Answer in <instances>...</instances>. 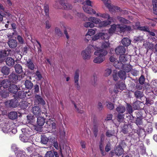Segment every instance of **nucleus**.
<instances>
[{
	"instance_id": "nucleus-1",
	"label": "nucleus",
	"mask_w": 157,
	"mask_h": 157,
	"mask_svg": "<svg viewBox=\"0 0 157 157\" xmlns=\"http://www.w3.org/2000/svg\"><path fill=\"white\" fill-rule=\"evenodd\" d=\"M89 21L86 22L83 24L84 27L86 28H93L95 26L94 24L98 25L99 27H103L107 26L111 23V21L105 20L101 21L98 18L93 17H90L87 18Z\"/></svg>"
},
{
	"instance_id": "nucleus-2",
	"label": "nucleus",
	"mask_w": 157,
	"mask_h": 157,
	"mask_svg": "<svg viewBox=\"0 0 157 157\" xmlns=\"http://www.w3.org/2000/svg\"><path fill=\"white\" fill-rule=\"evenodd\" d=\"M107 54V52L104 49L98 48L94 52V55L97 56L95 57L93 62L96 63H101L105 60V56Z\"/></svg>"
},
{
	"instance_id": "nucleus-3",
	"label": "nucleus",
	"mask_w": 157,
	"mask_h": 157,
	"mask_svg": "<svg viewBox=\"0 0 157 157\" xmlns=\"http://www.w3.org/2000/svg\"><path fill=\"white\" fill-rule=\"evenodd\" d=\"M2 131L4 133H9L11 132L15 133L16 132L15 129L13 128L14 125L12 122H6L2 123L0 124Z\"/></svg>"
},
{
	"instance_id": "nucleus-4",
	"label": "nucleus",
	"mask_w": 157,
	"mask_h": 157,
	"mask_svg": "<svg viewBox=\"0 0 157 157\" xmlns=\"http://www.w3.org/2000/svg\"><path fill=\"white\" fill-rule=\"evenodd\" d=\"M129 56H128L125 54L120 56L119 61L117 60L114 62V67L119 69L122 68L124 65L125 64V63L128 60V57Z\"/></svg>"
},
{
	"instance_id": "nucleus-5",
	"label": "nucleus",
	"mask_w": 157,
	"mask_h": 157,
	"mask_svg": "<svg viewBox=\"0 0 157 157\" xmlns=\"http://www.w3.org/2000/svg\"><path fill=\"white\" fill-rule=\"evenodd\" d=\"M127 28H128L129 29H131L130 27L129 26L127 27L126 25L119 24L117 25L113 24L109 29V32L110 34H112L116 31H123L124 29Z\"/></svg>"
},
{
	"instance_id": "nucleus-6",
	"label": "nucleus",
	"mask_w": 157,
	"mask_h": 157,
	"mask_svg": "<svg viewBox=\"0 0 157 157\" xmlns=\"http://www.w3.org/2000/svg\"><path fill=\"white\" fill-rule=\"evenodd\" d=\"M92 45H90L82 51L81 55L84 60H88L91 59L92 52Z\"/></svg>"
},
{
	"instance_id": "nucleus-7",
	"label": "nucleus",
	"mask_w": 157,
	"mask_h": 157,
	"mask_svg": "<svg viewBox=\"0 0 157 157\" xmlns=\"http://www.w3.org/2000/svg\"><path fill=\"white\" fill-rule=\"evenodd\" d=\"M85 4L83 6L82 8L83 10L86 13L90 14H96V11L94 9L90 7H88V6H89L92 7V2L90 0H86L84 2Z\"/></svg>"
},
{
	"instance_id": "nucleus-8",
	"label": "nucleus",
	"mask_w": 157,
	"mask_h": 157,
	"mask_svg": "<svg viewBox=\"0 0 157 157\" xmlns=\"http://www.w3.org/2000/svg\"><path fill=\"white\" fill-rule=\"evenodd\" d=\"M80 71L79 70H76L75 72L74 77V85L76 88L78 90L80 89V87L79 83V76Z\"/></svg>"
},
{
	"instance_id": "nucleus-9",
	"label": "nucleus",
	"mask_w": 157,
	"mask_h": 157,
	"mask_svg": "<svg viewBox=\"0 0 157 157\" xmlns=\"http://www.w3.org/2000/svg\"><path fill=\"white\" fill-rule=\"evenodd\" d=\"M11 147L14 151L17 157H26L25 152L24 151L18 150V148L16 147L15 144H13Z\"/></svg>"
},
{
	"instance_id": "nucleus-10",
	"label": "nucleus",
	"mask_w": 157,
	"mask_h": 157,
	"mask_svg": "<svg viewBox=\"0 0 157 157\" xmlns=\"http://www.w3.org/2000/svg\"><path fill=\"white\" fill-rule=\"evenodd\" d=\"M126 50L124 47L122 46H119L116 48L115 52L116 54L121 56L124 55Z\"/></svg>"
},
{
	"instance_id": "nucleus-11",
	"label": "nucleus",
	"mask_w": 157,
	"mask_h": 157,
	"mask_svg": "<svg viewBox=\"0 0 157 157\" xmlns=\"http://www.w3.org/2000/svg\"><path fill=\"white\" fill-rule=\"evenodd\" d=\"M25 130L23 128L21 129L22 132H24V133L21 134L20 136V138L21 140L23 142H27L29 140V135L27 133H25Z\"/></svg>"
},
{
	"instance_id": "nucleus-12",
	"label": "nucleus",
	"mask_w": 157,
	"mask_h": 157,
	"mask_svg": "<svg viewBox=\"0 0 157 157\" xmlns=\"http://www.w3.org/2000/svg\"><path fill=\"white\" fill-rule=\"evenodd\" d=\"M46 127L50 129H55L56 128V124L53 120L49 119L47 121L46 124Z\"/></svg>"
},
{
	"instance_id": "nucleus-13",
	"label": "nucleus",
	"mask_w": 157,
	"mask_h": 157,
	"mask_svg": "<svg viewBox=\"0 0 157 157\" xmlns=\"http://www.w3.org/2000/svg\"><path fill=\"white\" fill-rule=\"evenodd\" d=\"M35 102L37 104H41L42 105L45 104V101L41 97L38 95H36L35 96Z\"/></svg>"
},
{
	"instance_id": "nucleus-14",
	"label": "nucleus",
	"mask_w": 157,
	"mask_h": 157,
	"mask_svg": "<svg viewBox=\"0 0 157 157\" xmlns=\"http://www.w3.org/2000/svg\"><path fill=\"white\" fill-rule=\"evenodd\" d=\"M9 104L10 106L15 108L18 105V101L17 100L14 99L8 101L6 102V105Z\"/></svg>"
},
{
	"instance_id": "nucleus-15",
	"label": "nucleus",
	"mask_w": 157,
	"mask_h": 157,
	"mask_svg": "<svg viewBox=\"0 0 157 157\" xmlns=\"http://www.w3.org/2000/svg\"><path fill=\"white\" fill-rule=\"evenodd\" d=\"M32 112L36 117L39 116L41 113V111L40 108L37 106H34L33 108Z\"/></svg>"
},
{
	"instance_id": "nucleus-16",
	"label": "nucleus",
	"mask_w": 157,
	"mask_h": 157,
	"mask_svg": "<svg viewBox=\"0 0 157 157\" xmlns=\"http://www.w3.org/2000/svg\"><path fill=\"white\" fill-rule=\"evenodd\" d=\"M115 154L117 155H121L123 154L124 151L120 146H117L114 150Z\"/></svg>"
},
{
	"instance_id": "nucleus-17",
	"label": "nucleus",
	"mask_w": 157,
	"mask_h": 157,
	"mask_svg": "<svg viewBox=\"0 0 157 157\" xmlns=\"http://www.w3.org/2000/svg\"><path fill=\"white\" fill-rule=\"evenodd\" d=\"M10 81L7 79H4L0 83L1 87H2L4 88H8L10 85Z\"/></svg>"
},
{
	"instance_id": "nucleus-18",
	"label": "nucleus",
	"mask_w": 157,
	"mask_h": 157,
	"mask_svg": "<svg viewBox=\"0 0 157 157\" xmlns=\"http://www.w3.org/2000/svg\"><path fill=\"white\" fill-rule=\"evenodd\" d=\"M95 14L96 16L102 17L105 19L109 20L110 19V17L109 14L106 13H96Z\"/></svg>"
},
{
	"instance_id": "nucleus-19",
	"label": "nucleus",
	"mask_w": 157,
	"mask_h": 157,
	"mask_svg": "<svg viewBox=\"0 0 157 157\" xmlns=\"http://www.w3.org/2000/svg\"><path fill=\"white\" fill-rule=\"evenodd\" d=\"M8 43L10 47L11 48H14L17 46V42L13 39L9 40Z\"/></svg>"
},
{
	"instance_id": "nucleus-20",
	"label": "nucleus",
	"mask_w": 157,
	"mask_h": 157,
	"mask_svg": "<svg viewBox=\"0 0 157 157\" xmlns=\"http://www.w3.org/2000/svg\"><path fill=\"white\" fill-rule=\"evenodd\" d=\"M18 88L17 86L15 85H12L9 88V91L13 94H16L18 91Z\"/></svg>"
},
{
	"instance_id": "nucleus-21",
	"label": "nucleus",
	"mask_w": 157,
	"mask_h": 157,
	"mask_svg": "<svg viewBox=\"0 0 157 157\" xmlns=\"http://www.w3.org/2000/svg\"><path fill=\"white\" fill-rule=\"evenodd\" d=\"M25 65L29 68L31 70H33L34 68V66L32 60L29 59L25 62Z\"/></svg>"
},
{
	"instance_id": "nucleus-22",
	"label": "nucleus",
	"mask_w": 157,
	"mask_h": 157,
	"mask_svg": "<svg viewBox=\"0 0 157 157\" xmlns=\"http://www.w3.org/2000/svg\"><path fill=\"white\" fill-rule=\"evenodd\" d=\"M37 122L38 125L42 126L45 123V119L43 117H38L37 118Z\"/></svg>"
},
{
	"instance_id": "nucleus-23",
	"label": "nucleus",
	"mask_w": 157,
	"mask_h": 157,
	"mask_svg": "<svg viewBox=\"0 0 157 157\" xmlns=\"http://www.w3.org/2000/svg\"><path fill=\"white\" fill-rule=\"evenodd\" d=\"M34 77L38 81L41 80L43 78L41 73L38 70L34 73Z\"/></svg>"
},
{
	"instance_id": "nucleus-24",
	"label": "nucleus",
	"mask_w": 157,
	"mask_h": 157,
	"mask_svg": "<svg viewBox=\"0 0 157 157\" xmlns=\"http://www.w3.org/2000/svg\"><path fill=\"white\" fill-rule=\"evenodd\" d=\"M109 11L112 13L115 11L118 12L121 10V9L117 6H114L112 5H111V7L109 8H108Z\"/></svg>"
},
{
	"instance_id": "nucleus-25",
	"label": "nucleus",
	"mask_w": 157,
	"mask_h": 157,
	"mask_svg": "<svg viewBox=\"0 0 157 157\" xmlns=\"http://www.w3.org/2000/svg\"><path fill=\"white\" fill-rule=\"evenodd\" d=\"M6 63L8 66H11L14 65V61L12 58L8 57L6 59Z\"/></svg>"
},
{
	"instance_id": "nucleus-26",
	"label": "nucleus",
	"mask_w": 157,
	"mask_h": 157,
	"mask_svg": "<svg viewBox=\"0 0 157 157\" xmlns=\"http://www.w3.org/2000/svg\"><path fill=\"white\" fill-rule=\"evenodd\" d=\"M116 86L121 90L124 89L126 87L125 85L123 82H118L116 85Z\"/></svg>"
},
{
	"instance_id": "nucleus-27",
	"label": "nucleus",
	"mask_w": 157,
	"mask_h": 157,
	"mask_svg": "<svg viewBox=\"0 0 157 157\" xmlns=\"http://www.w3.org/2000/svg\"><path fill=\"white\" fill-rule=\"evenodd\" d=\"M116 110L119 114L123 113L125 111V108L124 106L120 105L116 108Z\"/></svg>"
},
{
	"instance_id": "nucleus-28",
	"label": "nucleus",
	"mask_w": 157,
	"mask_h": 157,
	"mask_svg": "<svg viewBox=\"0 0 157 157\" xmlns=\"http://www.w3.org/2000/svg\"><path fill=\"white\" fill-rule=\"evenodd\" d=\"M132 68V67L131 65L125 64L124 65L123 68L121 69L124 70L125 72H128L131 70Z\"/></svg>"
},
{
	"instance_id": "nucleus-29",
	"label": "nucleus",
	"mask_w": 157,
	"mask_h": 157,
	"mask_svg": "<svg viewBox=\"0 0 157 157\" xmlns=\"http://www.w3.org/2000/svg\"><path fill=\"white\" fill-rule=\"evenodd\" d=\"M9 118L12 120L16 119L17 116V113L15 112H10L9 114Z\"/></svg>"
},
{
	"instance_id": "nucleus-30",
	"label": "nucleus",
	"mask_w": 157,
	"mask_h": 157,
	"mask_svg": "<svg viewBox=\"0 0 157 157\" xmlns=\"http://www.w3.org/2000/svg\"><path fill=\"white\" fill-rule=\"evenodd\" d=\"M16 72L18 73H20L22 71L21 66L19 64H16L14 66Z\"/></svg>"
},
{
	"instance_id": "nucleus-31",
	"label": "nucleus",
	"mask_w": 157,
	"mask_h": 157,
	"mask_svg": "<svg viewBox=\"0 0 157 157\" xmlns=\"http://www.w3.org/2000/svg\"><path fill=\"white\" fill-rule=\"evenodd\" d=\"M122 44L125 46H128L131 43V41L130 39L128 38H124L122 40Z\"/></svg>"
},
{
	"instance_id": "nucleus-32",
	"label": "nucleus",
	"mask_w": 157,
	"mask_h": 157,
	"mask_svg": "<svg viewBox=\"0 0 157 157\" xmlns=\"http://www.w3.org/2000/svg\"><path fill=\"white\" fill-rule=\"evenodd\" d=\"M117 19L120 22L122 23L125 24H128L130 23L129 21L121 17L118 16L117 17Z\"/></svg>"
},
{
	"instance_id": "nucleus-33",
	"label": "nucleus",
	"mask_w": 157,
	"mask_h": 157,
	"mask_svg": "<svg viewBox=\"0 0 157 157\" xmlns=\"http://www.w3.org/2000/svg\"><path fill=\"white\" fill-rule=\"evenodd\" d=\"M26 87L28 89H31L33 86V83L29 80H26L25 82Z\"/></svg>"
},
{
	"instance_id": "nucleus-34",
	"label": "nucleus",
	"mask_w": 157,
	"mask_h": 157,
	"mask_svg": "<svg viewBox=\"0 0 157 157\" xmlns=\"http://www.w3.org/2000/svg\"><path fill=\"white\" fill-rule=\"evenodd\" d=\"M1 72L4 75H7L9 73L10 70L7 67L4 66L2 68Z\"/></svg>"
},
{
	"instance_id": "nucleus-35",
	"label": "nucleus",
	"mask_w": 157,
	"mask_h": 157,
	"mask_svg": "<svg viewBox=\"0 0 157 157\" xmlns=\"http://www.w3.org/2000/svg\"><path fill=\"white\" fill-rule=\"evenodd\" d=\"M97 29H89L88 30L87 33L86 34V36H92L95 33Z\"/></svg>"
},
{
	"instance_id": "nucleus-36",
	"label": "nucleus",
	"mask_w": 157,
	"mask_h": 157,
	"mask_svg": "<svg viewBox=\"0 0 157 157\" xmlns=\"http://www.w3.org/2000/svg\"><path fill=\"white\" fill-rule=\"evenodd\" d=\"M62 6L64 9L67 10L71 9L72 7L71 5L67 2L63 3Z\"/></svg>"
},
{
	"instance_id": "nucleus-37",
	"label": "nucleus",
	"mask_w": 157,
	"mask_h": 157,
	"mask_svg": "<svg viewBox=\"0 0 157 157\" xmlns=\"http://www.w3.org/2000/svg\"><path fill=\"white\" fill-rule=\"evenodd\" d=\"M19 105L20 107L23 109L26 108L28 105L27 102L25 101L20 102Z\"/></svg>"
},
{
	"instance_id": "nucleus-38",
	"label": "nucleus",
	"mask_w": 157,
	"mask_h": 157,
	"mask_svg": "<svg viewBox=\"0 0 157 157\" xmlns=\"http://www.w3.org/2000/svg\"><path fill=\"white\" fill-rule=\"evenodd\" d=\"M118 76L122 79H125L126 77L125 72L124 71H120L118 72Z\"/></svg>"
},
{
	"instance_id": "nucleus-39",
	"label": "nucleus",
	"mask_w": 157,
	"mask_h": 157,
	"mask_svg": "<svg viewBox=\"0 0 157 157\" xmlns=\"http://www.w3.org/2000/svg\"><path fill=\"white\" fill-rule=\"evenodd\" d=\"M134 95L136 98H141L144 95L143 92L139 91H135L134 93Z\"/></svg>"
},
{
	"instance_id": "nucleus-40",
	"label": "nucleus",
	"mask_w": 157,
	"mask_h": 157,
	"mask_svg": "<svg viewBox=\"0 0 157 157\" xmlns=\"http://www.w3.org/2000/svg\"><path fill=\"white\" fill-rule=\"evenodd\" d=\"M104 3L105 6L108 8L111 7V2L110 0H101Z\"/></svg>"
},
{
	"instance_id": "nucleus-41",
	"label": "nucleus",
	"mask_w": 157,
	"mask_h": 157,
	"mask_svg": "<svg viewBox=\"0 0 157 157\" xmlns=\"http://www.w3.org/2000/svg\"><path fill=\"white\" fill-rule=\"evenodd\" d=\"M146 130L148 132H151L152 131V127L151 123H148L146 126Z\"/></svg>"
},
{
	"instance_id": "nucleus-42",
	"label": "nucleus",
	"mask_w": 157,
	"mask_h": 157,
	"mask_svg": "<svg viewBox=\"0 0 157 157\" xmlns=\"http://www.w3.org/2000/svg\"><path fill=\"white\" fill-rule=\"evenodd\" d=\"M102 35V32L96 34L95 35L92 36V39L93 40H98L100 38H101V35Z\"/></svg>"
},
{
	"instance_id": "nucleus-43",
	"label": "nucleus",
	"mask_w": 157,
	"mask_h": 157,
	"mask_svg": "<svg viewBox=\"0 0 157 157\" xmlns=\"http://www.w3.org/2000/svg\"><path fill=\"white\" fill-rule=\"evenodd\" d=\"M73 104L77 112L80 113H82L84 112V111L80 108L79 105H76L75 103Z\"/></svg>"
},
{
	"instance_id": "nucleus-44",
	"label": "nucleus",
	"mask_w": 157,
	"mask_h": 157,
	"mask_svg": "<svg viewBox=\"0 0 157 157\" xmlns=\"http://www.w3.org/2000/svg\"><path fill=\"white\" fill-rule=\"evenodd\" d=\"M108 42V40H105L104 42H103L101 45V48H106L109 47V44Z\"/></svg>"
},
{
	"instance_id": "nucleus-45",
	"label": "nucleus",
	"mask_w": 157,
	"mask_h": 157,
	"mask_svg": "<svg viewBox=\"0 0 157 157\" xmlns=\"http://www.w3.org/2000/svg\"><path fill=\"white\" fill-rule=\"evenodd\" d=\"M44 9L45 14L47 15L49 14V6L47 4H45L44 5Z\"/></svg>"
},
{
	"instance_id": "nucleus-46",
	"label": "nucleus",
	"mask_w": 157,
	"mask_h": 157,
	"mask_svg": "<svg viewBox=\"0 0 157 157\" xmlns=\"http://www.w3.org/2000/svg\"><path fill=\"white\" fill-rule=\"evenodd\" d=\"M91 82L92 85L95 86L97 84V78L96 76H94L92 78L91 80Z\"/></svg>"
},
{
	"instance_id": "nucleus-47",
	"label": "nucleus",
	"mask_w": 157,
	"mask_h": 157,
	"mask_svg": "<svg viewBox=\"0 0 157 157\" xmlns=\"http://www.w3.org/2000/svg\"><path fill=\"white\" fill-rule=\"evenodd\" d=\"M112 69V68H107L105 71L104 75L105 76H108L111 73Z\"/></svg>"
},
{
	"instance_id": "nucleus-48",
	"label": "nucleus",
	"mask_w": 157,
	"mask_h": 157,
	"mask_svg": "<svg viewBox=\"0 0 157 157\" xmlns=\"http://www.w3.org/2000/svg\"><path fill=\"white\" fill-rule=\"evenodd\" d=\"M34 121L35 120L33 119V117H29L28 116H27V122L28 123H30L31 124L35 126V123L34 122Z\"/></svg>"
},
{
	"instance_id": "nucleus-49",
	"label": "nucleus",
	"mask_w": 157,
	"mask_h": 157,
	"mask_svg": "<svg viewBox=\"0 0 157 157\" xmlns=\"http://www.w3.org/2000/svg\"><path fill=\"white\" fill-rule=\"evenodd\" d=\"M106 106L108 109L112 110L114 109V105L112 103L109 101L106 102Z\"/></svg>"
},
{
	"instance_id": "nucleus-50",
	"label": "nucleus",
	"mask_w": 157,
	"mask_h": 157,
	"mask_svg": "<svg viewBox=\"0 0 157 157\" xmlns=\"http://www.w3.org/2000/svg\"><path fill=\"white\" fill-rule=\"evenodd\" d=\"M103 144L102 143V142L101 141L100 143L99 148L100 151H101V154L102 155H105V153L103 151Z\"/></svg>"
},
{
	"instance_id": "nucleus-51",
	"label": "nucleus",
	"mask_w": 157,
	"mask_h": 157,
	"mask_svg": "<svg viewBox=\"0 0 157 157\" xmlns=\"http://www.w3.org/2000/svg\"><path fill=\"white\" fill-rule=\"evenodd\" d=\"M48 139L47 137L45 136H42L41 138V142L44 144H46L48 141Z\"/></svg>"
},
{
	"instance_id": "nucleus-52",
	"label": "nucleus",
	"mask_w": 157,
	"mask_h": 157,
	"mask_svg": "<svg viewBox=\"0 0 157 157\" xmlns=\"http://www.w3.org/2000/svg\"><path fill=\"white\" fill-rule=\"evenodd\" d=\"M124 115L118 114L117 116V120L119 122H121L123 121Z\"/></svg>"
},
{
	"instance_id": "nucleus-53",
	"label": "nucleus",
	"mask_w": 157,
	"mask_h": 157,
	"mask_svg": "<svg viewBox=\"0 0 157 157\" xmlns=\"http://www.w3.org/2000/svg\"><path fill=\"white\" fill-rule=\"evenodd\" d=\"M109 38V36L108 34L107 33H102V35H101V39H105V40H108Z\"/></svg>"
},
{
	"instance_id": "nucleus-54",
	"label": "nucleus",
	"mask_w": 157,
	"mask_h": 157,
	"mask_svg": "<svg viewBox=\"0 0 157 157\" xmlns=\"http://www.w3.org/2000/svg\"><path fill=\"white\" fill-rule=\"evenodd\" d=\"M44 157H54V154L52 151H48L46 153Z\"/></svg>"
},
{
	"instance_id": "nucleus-55",
	"label": "nucleus",
	"mask_w": 157,
	"mask_h": 157,
	"mask_svg": "<svg viewBox=\"0 0 157 157\" xmlns=\"http://www.w3.org/2000/svg\"><path fill=\"white\" fill-rule=\"evenodd\" d=\"M138 29L140 30L144 31L147 32H149V29L146 26L138 27Z\"/></svg>"
},
{
	"instance_id": "nucleus-56",
	"label": "nucleus",
	"mask_w": 157,
	"mask_h": 157,
	"mask_svg": "<svg viewBox=\"0 0 157 157\" xmlns=\"http://www.w3.org/2000/svg\"><path fill=\"white\" fill-rule=\"evenodd\" d=\"M0 95L2 97L6 98L9 95V93L5 90L2 91L0 92Z\"/></svg>"
},
{
	"instance_id": "nucleus-57",
	"label": "nucleus",
	"mask_w": 157,
	"mask_h": 157,
	"mask_svg": "<svg viewBox=\"0 0 157 157\" xmlns=\"http://www.w3.org/2000/svg\"><path fill=\"white\" fill-rule=\"evenodd\" d=\"M18 97L20 98H23L25 97V95L24 92L19 91L18 94Z\"/></svg>"
},
{
	"instance_id": "nucleus-58",
	"label": "nucleus",
	"mask_w": 157,
	"mask_h": 157,
	"mask_svg": "<svg viewBox=\"0 0 157 157\" xmlns=\"http://www.w3.org/2000/svg\"><path fill=\"white\" fill-rule=\"evenodd\" d=\"M151 113L154 115L157 114V109L156 108L155 106L151 109Z\"/></svg>"
},
{
	"instance_id": "nucleus-59",
	"label": "nucleus",
	"mask_w": 157,
	"mask_h": 157,
	"mask_svg": "<svg viewBox=\"0 0 157 157\" xmlns=\"http://www.w3.org/2000/svg\"><path fill=\"white\" fill-rule=\"evenodd\" d=\"M93 131L95 137H96L97 136V133L98 132V127L95 126H94L93 128Z\"/></svg>"
},
{
	"instance_id": "nucleus-60",
	"label": "nucleus",
	"mask_w": 157,
	"mask_h": 157,
	"mask_svg": "<svg viewBox=\"0 0 157 157\" xmlns=\"http://www.w3.org/2000/svg\"><path fill=\"white\" fill-rule=\"evenodd\" d=\"M114 71V73L113 75V78L115 81H117L118 78V77L117 74V71Z\"/></svg>"
},
{
	"instance_id": "nucleus-61",
	"label": "nucleus",
	"mask_w": 157,
	"mask_h": 157,
	"mask_svg": "<svg viewBox=\"0 0 157 157\" xmlns=\"http://www.w3.org/2000/svg\"><path fill=\"white\" fill-rule=\"evenodd\" d=\"M145 132L144 131V130L143 129H140V132L139 133V136L141 137V136H144V137L145 136Z\"/></svg>"
},
{
	"instance_id": "nucleus-62",
	"label": "nucleus",
	"mask_w": 157,
	"mask_h": 157,
	"mask_svg": "<svg viewBox=\"0 0 157 157\" xmlns=\"http://www.w3.org/2000/svg\"><path fill=\"white\" fill-rule=\"evenodd\" d=\"M128 126H124L122 129L121 132L125 134L128 132Z\"/></svg>"
},
{
	"instance_id": "nucleus-63",
	"label": "nucleus",
	"mask_w": 157,
	"mask_h": 157,
	"mask_svg": "<svg viewBox=\"0 0 157 157\" xmlns=\"http://www.w3.org/2000/svg\"><path fill=\"white\" fill-rule=\"evenodd\" d=\"M55 33L59 36L62 35V33L60 29L57 28H56L55 29Z\"/></svg>"
},
{
	"instance_id": "nucleus-64",
	"label": "nucleus",
	"mask_w": 157,
	"mask_h": 157,
	"mask_svg": "<svg viewBox=\"0 0 157 157\" xmlns=\"http://www.w3.org/2000/svg\"><path fill=\"white\" fill-rule=\"evenodd\" d=\"M17 39L19 43L21 44H23L24 43V40L20 36H17Z\"/></svg>"
}]
</instances>
